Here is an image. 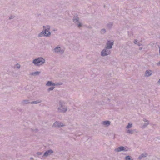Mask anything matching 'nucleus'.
Instances as JSON below:
<instances>
[{
    "label": "nucleus",
    "instance_id": "f257e3e1",
    "mask_svg": "<svg viewBox=\"0 0 160 160\" xmlns=\"http://www.w3.org/2000/svg\"><path fill=\"white\" fill-rule=\"evenodd\" d=\"M59 106L58 108V112H66L68 110L67 107L65 105L64 102L60 101L59 102Z\"/></svg>",
    "mask_w": 160,
    "mask_h": 160
},
{
    "label": "nucleus",
    "instance_id": "f03ea898",
    "mask_svg": "<svg viewBox=\"0 0 160 160\" xmlns=\"http://www.w3.org/2000/svg\"><path fill=\"white\" fill-rule=\"evenodd\" d=\"M45 62V60L42 58L39 57L33 60L32 62L36 66H39L43 64Z\"/></svg>",
    "mask_w": 160,
    "mask_h": 160
},
{
    "label": "nucleus",
    "instance_id": "7ed1b4c3",
    "mask_svg": "<svg viewBox=\"0 0 160 160\" xmlns=\"http://www.w3.org/2000/svg\"><path fill=\"white\" fill-rule=\"evenodd\" d=\"M46 30L43 29L42 31L38 35V37H49L51 35L50 32H46Z\"/></svg>",
    "mask_w": 160,
    "mask_h": 160
},
{
    "label": "nucleus",
    "instance_id": "20e7f679",
    "mask_svg": "<svg viewBox=\"0 0 160 160\" xmlns=\"http://www.w3.org/2000/svg\"><path fill=\"white\" fill-rule=\"evenodd\" d=\"M54 51L56 53L62 54L64 53V50L62 47L58 46L54 49Z\"/></svg>",
    "mask_w": 160,
    "mask_h": 160
},
{
    "label": "nucleus",
    "instance_id": "39448f33",
    "mask_svg": "<svg viewBox=\"0 0 160 160\" xmlns=\"http://www.w3.org/2000/svg\"><path fill=\"white\" fill-rule=\"evenodd\" d=\"M111 53L110 49H107L105 47V48L101 52V55L102 56H105L109 55Z\"/></svg>",
    "mask_w": 160,
    "mask_h": 160
},
{
    "label": "nucleus",
    "instance_id": "423d86ee",
    "mask_svg": "<svg viewBox=\"0 0 160 160\" xmlns=\"http://www.w3.org/2000/svg\"><path fill=\"white\" fill-rule=\"evenodd\" d=\"M79 18L78 16H74L73 18V21L74 22L77 26L78 28H80L82 26V24L79 21Z\"/></svg>",
    "mask_w": 160,
    "mask_h": 160
},
{
    "label": "nucleus",
    "instance_id": "0eeeda50",
    "mask_svg": "<svg viewBox=\"0 0 160 160\" xmlns=\"http://www.w3.org/2000/svg\"><path fill=\"white\" fill-rule=\"evenodd\" d=\"M114 44V41L113 40H108L107 41L105 47L107 49H111L112 48V46Z\"/></svg>",
    "mask_w": 160,
    "mask_h": 160
},
{
    "label": "nucleus",
    "instance_id": "6e6552de",
    "mask_svg": "<svg viewBox=\"0 0 160 160\" xmlns=\"http://www.w3.org/2000/svg\"><path fill=\"white\" fill-rule=\"evenodd\" d=\"M65 126V124H63L62 122H59L56 121L53 124V127H63Z\"/></svg>",
    "mask_w": 160,
    "mask_h": 160
},
{
    "label": "nucleus",
    "instance_id": "1a4fd4ad",
    "mask_svg": "<svg viewBox=\"0 0 160 160\" xmlns=\"http://www.w3.org/2000/svg\"><path fill=\"white\" fill-rule=\"evenodd\" d=\"M53 151L52 150L50 149L45 152L44 153L43 156L45 157H47L53 153Z\"/></svg>",
    "mask_w": 160,
    "mask_h": 160
},
{
    "label": "nucleus",
    "instance_id": "9d476101",
    "mask_svg": "<svg viewBox=\"0 0 160 160\" xmlns=\"http://www.w3.org/2000/svg\"><path fill=\"white\" fill-rule=\"evenodd\" d=\"M143 120L144 122H145L144 124L142 126V128H146L149 124V121L147 120L145 118H143Z\"/></svg>",
    "mask_w": 160,
    "mask_h": 160
},
{
    "label": "nucleus",
    "instance_id": "9b49d317",
    "mask_svg": "<svg viewBox=\"0 0 160 160\" xmlns=\"http://www.w3.org/2000/svg\"><path fill=\"white\" fill-rule=\"evenodd\" d=\"M127 150L126 149V148L124 147L123 146H120L115 150V151L117 152H120L122 151H127Z\"/></svg>",
    "mask_w": 160,
    "mask_h": 160
},
{
    "label": "nucleus",
    "instance_id": "f8f14e48",
    "mask_svg": "<svg viewBox=\"0 0 160 160\" xmlns=\"http://www.w3.org/2000/svg\"><path fill=\"white\" fill-rule=\"evenodd\" d=\"M152 74V71L150 70H146L145 73V76L148 77L151 76Z\"/></svg>",
    "mask_w": 160,
    "mask_h": 160
},
{
    "label": "nucleus",
    "instance_id": "ddd939ff",
    "mask_svg": "<svg viewBox=\"0 0 160 160\" xmlns=\"http://www.w3.org/2000/svg\"><path fill=\"white\" fill-rule=\"evenodd\" d=\"M110 122L109 121H105L103 122L102 124L106 126H108L110 124Z\"/></svg>",
    "mask_w": 160,
    "mask_h": 160
},
{
    "label": "nucleus",
    "instance_id": "4468645a",
    "mask_svg": "<svg viewBox=\"0 0 160 160\" xmlns=\"http://www.w3.org/2000/svg\"><path fill=\"white\" fill-rule=\"evenodd\" d=\"M47 86H55V83L52 82V81H48L46 85Z\"/></svg>",
    "mask_w": 160,
    "mask_h": 160
},
{
    "label": "nucleus",
    "instance_id": "2eb2a0df",
    "mask_svg": "<svg viewBox=\"0 0 160 160\" xmlns=\"http://www.w3.org/2000/svg\"><path fill=\"white\" fill-rule=\"evenodd\" d=\"M148 156V154L146 153H143L141 154L138 157V159H141L142 158L146 157Z\"/></svg>",
    "mask_w": 160,
    "mask_h": 160
},
{
    "label": "nucleus",
    "instance_id": "dca6fc26",
    "mask_svg": "<svg viewBox=\"0 0 160 160\" xmlns=\"http://www.w3.org/2000/svg\"><path fill=\"white\" fill-rule=\"evenodd\" d=\"M43 28H44V30H46V32L48 33V32H50L49 30L50 29V27L49 25H47L46 26H43Z\"/></svg>",
    "mask_w": 160,
    "mask_h": 160
},
{
    "label": "nucleus",
    "instance_id": "f3484780",
    "mask_svg": "<svg viewBox=\"0 0 160 160\" xmlns=\"http://www.w3.org/2000/svg\"><path fill=\"white\" fill-rule=\"evenodd\" d=\"M41 102L42 100H38L32 102H30V103L32 104H37L40 103Z\"/></svg>",
    "mask_w": 160,
    "mask_h": 160
},
{
    "label": "nucleus",
    "instance_id": "a211bd4d",
    "mask_svg": "<svg viewBox=\"0 0 160 160\" xmlns=\"http://www.w3.org/2000/svg\"><path fill=\"white\" fill-rule=\"evenodd\" d=\"M40 72L39 71H36L34 72H32L30 73V75L32 76H37L38 75Z\"/></svg>",
    "mask_w": 160,
    "mask_h": 160
},
{
    "label": "nucleus",
    "instance_id": "6ab92c4d",
    "mask_svg": "<svg viewBox=\"0 0 160 160\" xmlns=\"http://www.w3.org/2000/svg\"><path fill=\"white\" fill-rule=\"evenodd\" d=\"M31 102H29L28 100H23L22 102V104L23 105H24L25 104H27L28 103H30Z\"/></svg>",
    "mask_w": 160,
    "mask_h": 160
},
{
    "label": "nucleus",
    "instance_id": "aec40b11",
    "mask_svg": "<svg viewBox=\"0 0 160 160\" xmlns=\"http://www.w3.org/2000/svg\"><path fill=\"white\" fill-rule=\"evenodd\" d=\"M113 23L112 22H109L107 25V27L108 28H111L113 26Z\"/></svg>",
    "mask_w": 160,
    "mask_h": 160
},
{
    "label": "nucleus",
    "instance_id": "412c9836",
    "mask_svg": "<svg viewBox=\"0 0 160 160\" xmlns=\"http://www.w3.org/2000/svg\"><path fill=\"white\" fill-rule=\"evenodd\" d=\"M134 130H128L126 132L128 133L132 134L134 132Z\"/></svg>",
    "mask_w": 160,
    "mask_h": 160
},
{
    "label": "nucleus",
    "instance_id": "4be33fe9",
    "mask_svg": "<svg viewBox=\"0 0 160 160\" xmlns=\"http://www.w3.org/2000/svg\"><path fill=\"white\" fill-rule=\"evenodd\" d=\"M106 32V30L105 29H102L100 31V33L101 34H103Z\"/></svg>",
    "mask_w": 160,
    "mask_h": 160
},
{
    "label": "nucleus",
    "instance_id": "5701e85b",
    "mask_svg": "<svg viewBox=\"0 0 160 160\" xmlns=\"http://www.w3.org/2000/svg\"><path fill=\"white\" fill-rule=\"evenodd\" d=\"M132 124L131 123H129L127 126L126 127V128L127 129H128L130 128L132 126Z\"/></svg>",
    "mask_w": 160,
    "mask_h": 160
},
{
    "label": "nucleus",
    "instance_id": "b1692460",
    "mask_svg": "<svg viewBox=\"0 0 160 160\" xmlns=\"http://www.w3.org/2000/svg\"><path fill=\"white\" fill-rule=\"evenodd\" d=\"M54 88L55 87H50L48 89L47 91L48 92H49L50 91L53 90Z\"/></svg>",
    "mask_w": 160,
    "mask_h": 160
},
{
    "label": "nucleus",
    "instance_id": "393cba45",
    "mask_svg": "<svg viewBox=\"0 0 160 160\" xmlns=\"http://www.w3.org/2000/svg\"><path fill=\"white\" fill-rule=\"evenodd\" d=\"M126 160H131V157L130 156H127L125 158Z\"/></svg>",
    "mask_w": 160,
    "mask_h": 160
},
{
    "label": "nucleus",
    "instance_id": "a878e982",
    "mask_svg": "<svg viewBox=\"0 0 160 160\" xmlns=\"http://www.w3.org/2000/svg\"><path fill=\"white\" fill-rule=\"evenodd\" d=\"M62 84V82H56L55 83V86L56 85H61Z\"/></svg>",
    "mask_w": 160,
    "mask_h": 160
},
{
    "label": "nucleus",
    "instance_id": "bb28decb",
    "mask_svg": "<svg viewBox=\"0 0 160 160\" xmlns=\"http://www.w3.org/2000/svg\"><path fill=\"white\" fill-rule=\"evenodd\" d=\"M16 67L17 68L19 69L20 68V65L18 64H17L16 65Z\"/></svg>",
    "mask_w": 160,
    "mask_h": 160
},
{
    "label": "nucleus",
    "instance_id": "cd10ccee",
    "mask_svg": "<svg viewBox=\"0 0 160 160\" xmlns=\"http://www.w3.org/2000/svg\"><path fill=\"white\" fill-rule=\"evenodd\" d=\"M14 16H11L9 18V19L11 20L13 19L14 18Z\"/></svg>",
    "mask_w": 160,
    "mask_h": 160
},
{
    "label": "nucleus",
    "instance_id": "c85d7f7f",
    "mask_svg": "<svg viewBox=\"0 0 160 160\" xmlns=\"http://www.w3.org/2000/svg\"><path fill=\"white\" fill-rule=\"evenodd\" d=\"M37 155L38 156H39L42 154V153L41 152H38L37 153Z\"/></svg>",
    "mask_w": 160,
    "mask_h": 160
},
{
    "label": "nucleus",
    "instance_id": "c756f323",
    "mask_svg": "<svg viewBox=\"0 0 160 160\" xmlns=\"http://www.w3.org/2000/svg\"><path fill=\"white\" fill-rule=\"evenodd\" d=\"M137 40H134V42L135 44H137Z\"/></svg>",
    "mask_w": 160,
    "mask_h": 160
},
{
    "label": "nucleus",
    "instance_id": "7c9ffc66",
    "mask_svg": "<svg viewBox=\"0 0 160 160\" xmlns=\"http://www.w3.org/2000/svg\"><path fill=\"white\" fill-rule=\"evenodd\" d=\"M157 65L158 66L160 65V61L157 63Z\"/></svg>",
    "mask_w": 160,
    "mask_h": 160
},
{
    "label": "nucleus",
    "instance_id": "2f4dec72",
    "mask_svg": "<svg viewBox=\"0 0 160 160\" xmlns=\"http://www.w3.org/2000/svg\"><path fill=\"white\" fill-rule=\"evenodd\" d=\"M30 159L31 160H33V158L32 157H31L30 158Z\"/></svg>",
    "mask_w": 160,
    "mask_h": 160
},
{
    "label": "nucleus",
    "instance_id": "473e14b6",
    "mask_svg": "<svg viewBox=\"0 0 160 160\" xmlns=\"http://www.w3.org/2000/svg\"><path fill=\"white\" fill-rule=\"evenodd\" d=\"M137 44H138L139 46H140V44L139 43H137Z\"/></svg>",
    "mask_w": 160,
    "mask_h": 160
}]
</instances>
